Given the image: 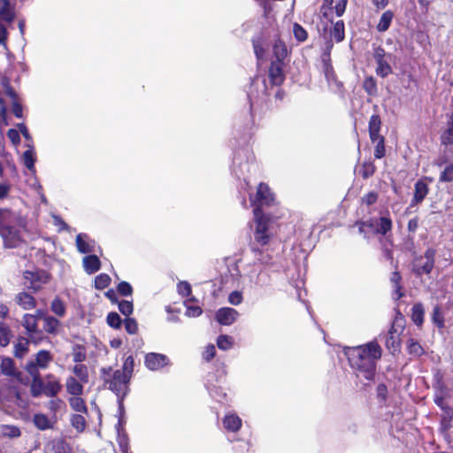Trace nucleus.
<instances>
[{
  "label": "nucleus",
  "mask_w": 453,
  "mask_h": 453,
  "mask_svg": "<svg viewBox=\"0 0 453 453\" xmlns=\"http://www.w3.org/2000/svg\"><path fill=\"white\" fill-rule=\"evenodd\" d=\"M382 352V348L376 340L357 346L345 347L343 349L356 377L367 381L374 380L377 362L381 358Z\"/></svg>",
  "instance_id": "1"
},
{
  "label": "nucleus",
  "mask_w": 453,
  "mask_h": 453,
  "mask_svg": "<svg viewBox=\"0 0 453 453\" xmlns=\"http://www.w3.org/2000/svg\"><path fill=\"white\" fill-rule=\"evenodd\" d=\"M32 370L30 390L33 396H39L42 395L45 396H57L62 389L60 380L51 373L42 376L39 370L35 367H33Z\"/></svg>",
  "instance_id": "2"
},
{
  "label": "nucleus",
  "mask_w": 453,
  "mask_h": 453,
  "mask_svg": "<svg viewBox=\"0 0 453 453\" xmlns=\"http://www.w3.org/2000/svg\"><path fill=\"white\" fill-rule=\"evenodd\" d=\"M104 374V385L111 390L117 396H126L128 390L129 375L120 370H116L111 373V368L108 370L102 369Z\"/></svg>",
  "instance_id": "3"
},
{
  "label": "nucleus",
  "mask_w": 453,
  "mask_h": 453,
  "mask_svg": "<svg viewBox=\"0 0 453 453\" xmlns=\"http://www.w3.org/2000/svg\"><path fill=\"white\" fill-rule=\"evenodd\" d=\"M253 213L256 223L254 240L257 244L265 246L269 244L273 236V234L270 230L272 219L268 214L264 213L263 210L258 208L254 209Z\"/></svg>",
  "instance_id": "4"
},
{
  "label": "nucleus",
  "mask_w": 453,
  "mask_h": 453,
  "mask_svg": "<svg viewBox=\"0 0 453 453\" xmlns=\"http://www.w3.org/2000/svg\"><path fill=\"white\" fill-rule=\"evenodd\" d=\"M16 221H18V218L12 215L11 222L7 219L4 224H0V235L5 248H17L23 242L20 229L14 225Z\"/></svg>",
  "instance_id": "5"
},
{
  "label": "nucleus",
  "mask_w": 453,
  "mask_h": 453,
  "mask_svg": "<svg viewBox=\"0 0 453 453\" xmlns=\"http://www.w3.org/2000/svg\"><path fill=\"white\" fill-rule=\"evenodd\" d=\"M435 254V250L428 248L426 250L424 256L416 257L412 263L413 273L418 277L429 274L434 266Z\"/></svg>",
  "instance_id": "6"
},
{
  "label": "nucleus",
  "mask_w": 453,
  "mask_h": 453,
  "mask_svg": "<svg viewBox=\"0 0 453 453\" xmlns=\"http://www.w3.org/2000/svg\"><path fill=\"white\" fill-rule=\"evenodd\" d=\"M23 277L26 288L34 293L41 290L42 285L48 283L50 279V273L44 270H27L23 273Z\"/></svg>",
  "instance_id": "7"
},
{
  "label": "nucleus",
  "mask_w": 453,
  "mask_h": 453,
  "mask_svg": "<svg viewBox=\"0 0 453 453\" xmlns=\"http://www.w3.org/2000/svg\"><path fill=\"white\" fill-rule=\"evenodd\" d=\"M250 201L254 206V209L258 208L263 210V206H271L274 204L275 196L266 183L260 182L257 187L255 196H250Z\"/></svg>",
  "instance_id": "8"
},
{
  "label": "nucleus",
  "mask_w": 453,
  "mask_h": 453,
  "mask_svg": "<svg viewBox=\"0 0 453 453\" xmlns=\"http://www.w3.org/2000/svg\"><path fill=\"white\" fill-rule=\"evenodd\" d=\"M21 325L26 329L31 342L38 344L43 340V333L38 327L36 316L29 313L24 314Z\"/></svg>",
  "instance_id": "9"
},
{
  "label": "nucleus",
  "mask_w": 453,
  "mask_h": 453,
  "mask_svg": "<svg viewBox=\"0 0 453 453\" xmlns=\"http://www.w3.org/2000/svg\"><path fill=\"white\" fill-rule=\"evenodd\" d=\"M373 58L377 64L375 72L378 76L386 78L392 73V67L388 62L390 55H388L381 46H378L374 49Z\"/></svg>",
  "instance_id": "10"
},
{
  "label": "nucleus",
  "mask_w": 453,
  "mask_h": 453,
  "mask_svg": "<svg viewBox=\"0 0 453 453\" xmlns=\"http://www.w3.org/2000/svg\"><path fill=\"white\" fill-rule=\"evenodd\" d=\"M286 65L287 62L270 61L267 74L271 86L280 87L284 83L286 80L284 72Z\"/></svg>",
  "instance_id": "11"
},
{
  "label": "nucleus",
  "mask_w": 453,
  "mask_h": 453,
  "mask_svg": "<svg viewBox=\"0 0 453 453\" xmlns=\"http://www.w3.org/2000/svg\"><path fill=\"white\" fill-rule=\"evenodd\" d=\"M44 453H73V451L64 437H57L44 445Z\"/></svg>",
  "instance_id": "12"
},
{
  "label": "nucleus",
  "mask_w": 453,
  "mask_h": 453,
  "mask_svg": "<svg viewBox=\"0 0 453 453\" xmlns=\"http://www.w3.org/2000/svg\"><path fill=\"white\" fill-rule=\"evenodd\" d=\"M272 51L273 58L271 61L275 62H286L290 54L286 42L280 38V35L275 38L272 46Z\"/></svg>",
  "instance_id": "13"
},
{
  "label": "nucleus",
  "mask_w": 453,
  "mask_h": 453,
  "mask_svg": "<svg viewBox=\"0 0 453 453\" xmlns=\"http://www.w3.org/2000/svg\"><path fill=\"white\" fill-rule=\"evenodd\" d=\"M239 312L230 307H222L219 309L215 314L216 320L223 326L233 324L238 318Z\"/></svg>",
  "instance_id": "14"
},
{
  "label": "nucleus",
  "mask_w": 453,
  "mask_h": 453,
  "mask_svg": "<svg viewBox=\"0 0 453 453\" xmlns=\"http://www.w3.org/2000/svg\"><path fill=\"white\" fill-rule=\"evenodd\" d=\"M52 360V357L50 351L42 349L37 352L35 356V361H31L27 365V371L31 375V372H33L32 368L35 367L38 370V368H47L50 362Z\"/></svg>",
  "instance_id": "15"
},
{
  "label": "nucleus",
  "mask_w": 453,
  "mask_h": 453,
  "mask_svg": "<svg viewBox=\"0 0 453 453\" xmlns=\"http://www.w3.org/2000/svg\"><path fill=\"white\" fill-rule=\"evenodd\" d=\"M144 363L148 369L156 371L163 368L168 364V357L163 354L151 352L145 356Z\"/></svg>",
  "instance_id": "16"
},
{
  "label": "nucleus",
  "mask_w": 453,
  "mask_h": 453,
  "mask_svg": "<svg viewBox=\"0 0 453 453\" xmlns=\"http://www.w3.org/2000/svg\"><path fill=\"white\" fill-rule=\"evenodd\" d=\"M429 191L427 184L423 180H418L414 185V194L410 206H416L423 202Z\"/></svg>",
  "instance_id": "17"
},
{
  "label": "nucleus",
  "mask_w": 453,
  "mask_h": 453,
  "mask_svg": "<svg viewBox=\"0 0 453 453\" xmlns=\"http://www.w3.org/2000/svg\"><path fill=\"white\" fill-rule=\"evenodd\" d=\"M56 422L55 415L50 418L45 414L36 413L33 417L34 426L40 431L52 429Z\"/></svg>",
  "instance_id": "18"
},
{
  "label": "nucleus",
  "mask_w": 453,
  "mask_h": 453,
  "mask_svg": "<svg viewBox=\"0 0 453 453\" xmlns=\"http://www.w3.org/2000/svg\"><path fill=\"white\" fill-rule=\"evenodd\" d=\"M332 47L333 44L330 43V45L327 46V50L322 54L323 72L327 81H331L336 79V73L334 70L331 61L330 50Z\"/></svg>",
  "instance_id": "19"
},
{
  "label": "nucleus",
  "mask_w": 453,
  "mask_h": 453,
  "mask_svg": "<svg viewBox=\"0 0 453 453\" xmlns=\"http://www.w3.org/2000/svg\"><path fill=\"white\" fill-rule=\"evenodd\" d=\"M393 228V221L388 212L387 216H381L376 219V227L373 234L386 236Z\"/></svg>",
  "instance_id": "20"
},
{
  "label": "nucleus",
  "mask_w": 453,
  "mask_h": 453,
  "mask_svg": "<svg viewBox=\"0 0 453 453\" xmlns=\"http://www.w3.org/2000/svg\"><path fill=\"white\" fill-rule=\"evenodd\" d=\"M11 402L14 406H16L19 410L17 411L19 417L27 420L30 418L31 411L29 410V400L28 398H6Z\"/></svg>",
  "instance_id": "21"
},
{
  "label": "nucleus",
  "mask_w": 453,
  "mask_h": 453,
  "mask_svg": "<svg viewBox=\"0 0 453 453\" xmlns=\"http://www.w3.org/2000/svg\"><path fill=\"white\" fill-rule=\"evenodd\" d=\"M15 302L23 310H32L35 308L37 304L35 298L25 291L19 292L16 295Z\"/></svg>",
  "instance_id": "22"
},
{
  "label": "nucleus",
  "mask_w": 453,
  "mask_h": 453,
  "mask_svg": "<svg viewBox=\"0 0 453 453\" xmlns=\"http://www.w3.org/2000/svg\"><path fill=\"white\" fill-rule=\"evenodd\" d=\"M381 127V119L379 114H373L371 116L369 120V135L370 139L372 142H376V141L381 136L380 134Z\"/></svg>",
  "instance_id": "23"
},
{
  "label": "nucleus",
  "mask_w": 453,
  "mask_h": 453,
  "mask_svg": "<svg viewBox=\"0 0 453 453\" xmlns=\"http://www.w3.org/2000/svg\"><path fill=\"white\" fill-rule=\"evenodd\" d=\"M242 425V419L236 414L226 415L223 418V426L228 432L237 433L241 429Z\"/></svg>",
  "instance_id": "24"
},
{
  "label": "nucleus",
  "mask_w": 453,
  "mask_h": 453,
  "mask_svg": "<svg viewBox=\"0 0 453 453\" xmlns=\"http://www.w3.org/2000/svg\"><path fill=\"white\" fill-rule=\"evenodd\" d=\"M83 384L76 378L69 376L65 380L66 392L72 396H80L83 393Z\"/></svg>",
  "instance_id": "25"
},
{
  "label": "nucleus",
  "mask_w": 453,
  "mask_h": 453,
  "mask_svg": "<svg viewBox=\"0 0 453 453\" xmlns=\"http://www.w3.org/2000/svg\"><path fill=\"white\" fill-rule=\"evenodd\" d=\"M254 54L258 61L265 57V38L263 35H254L251 39Z\"/></svg>",
  "instance_id": "26"
},
{
  "label": "nucleus",
  "mask_w": 453,
  "mask_h": 453,
  "mask_svg": "<svg viewBox=\"0 0 453 453\" xmlns=\"http://www.w3.org/2000/svg\"><path fill=\"white\" fill-rule=\"evenodd\" d=\"M441 145L449 146L453 144V112L448 117L447 127L440 136Z\"/></svg>",
  "instance_id": "27"
},
{
  "label": "nucleus",
  "mask_w": 453,
  "mask_h": 453,
  "mask_svg": "<svg viewBox=\"0 0 453 453\" xmlns=\"http://www.w3.org/2000/svg\"><path fill=\"white\" fill-rule=\"evenodd\" d=\"M83 266L85 271L89 273H95L101 268V261L96 255H88L83 258Z\"/></svg>",
  "instance_id": "28"
},
{
  "label": "nucleus",
  "mask_w": 453,
  "mask_h": 453,
  "mask_svg": "<svg viewBox=\"0 0 453 453\" xmlns=\"http://www.w3.org/2000/svg\"><path fill=\"white\" fill-rule=\"evenodd\" d=\"M60 327L61 323L57 318L50 315L44 318L42 328L46 333L56 335Z\"/></svg>",
  "instance_id": "29"
},
{
  "label": "nucleus",
  "mask_w": 453,
  "mask_h": 453,
  "mask_svg": "<svg viewBox=\"0 0 453 453\" xmlns=\"http://www.w3.org/2000/svg\"><path fill=\"white\" fill-rule=\"evenodd\" d=\"M405 325L403 315L398 311L388 330V335H398L402 334Z\"/></svg>",
  "instance_id": "30"
},
{
  "label": "nucleus",
  "mask_w": 453,
  "mask_h": 453,
  "mask_svg": "<svg viewBox=\"0 0 453 453\" xmlns=\"http://www.w3.org/2000/svg\"><path fill=\"white\" fill-rule=\"evenodd\" d=\"M425 310L421 303H415L411 308V321L418 327L422 326L424 323Z\"/></svg>",
  "instance_id": "31"
},
{
  "label": "nucleus",
  "mask_w": 453,
  "mask_h": 453,
  "mask_svg": "<svg viewBox=\"0 0 453 453\" xmlns=\"http://www.w3.org/2000/svg\"><path fill=\"white\" fill-rule=\"evenodd\" d=\"M395 17L394 12L391 10L385 11L377 24V30L380 33L386 32L391 26L393 19Z\"/></svg>",
  "instance_id": "32"
},
{
  "label": "nucleus",
  "mask_w": 453,
  "mask_h": 453,
  "mask_svg": "<svg viewBox=\"0 0 453 453\" xmlns=\"http://www.w3.org/2000/svg\"><path fill=\"white\" fill-rule=\"evenodd\" d=\"M76 246L79 252L82 254H87L93 251V246L88 243V236L86 234H77Z\"/></svg>",
  "instance_id": "33"
},
{
  "label": "nucleus",
  "mask_w": 453,
  "mask_h": 453,
  "mask_svg": "<svg viewBox=\"0 0 453 453\" xmlns=\"http://www.w3.org/2000/svg\"><path fill=\"white\" fill-rule=\"evenodd\" d=\"M30 338L19 336L14 345V355L17 357H22L27 351L30 342Z\"/></svg>",
  "instance_id": "34"
},
{
  "label": "nucleus",
  "mask_w": 453,
  "mask_h": 453,
  "mask_svg": "<svg viewBox=\"0 0 453 453\" xmlns=\"http://www.w3.org/2000/svg\"><path fill=\"white\" fill-rule=\"evenodd\" d=\"M362 88L365 93L370 96H376L378 95L377 81L373 76H367L364 79Z\"/></svg>",
  "instance_id": "35"
},
{
  "label": "nucleus",
  "mask_w": 453,
  "mask_h": 453,
  "mask_svg": "<svg viewBox=\"0 0 453 453\" xmlns=\"http://www.w3.org/2000/svg\"><path fill=\"white\" fill-rule=\"evenodd\" d=\"M0 19L6 22H12L14 19V12L11 9L9 0H0Z\"/></svg>",
  "instance_id": "36"
},
{
  "label": "nucleus",
  "mask_w": 453,
  "mask_h": 453,
  "mask_svg": "<svg viewBox=\"0 0 453 453\" xmlns=\"http://www.w3.org/2000/svg\"><path fill=\"white\" fill-rule=\"evenodd\" d=\"M331 35L336 42H341L345 38V25L343 20H337L331 30Z\"/></svg>",
  "instance_id": "37"
},
{
  "label": "nucleus",
  "mask_w": 453,
  "mask_h": 453,
  "mask_svg": "<svg viewBox=\"0 0 453 453\" xmlns=\"http://www.w3.org/2000/svg\"><path fill=\"white\" fill-rule=\"evenodd\" d=\"M50 311L59 318L65 317L66 313V307L62 299L56 296L50 303Z\"/></svg>",
  "instance_id": "38"
},
{
  "label": "nucleus",
  "mask_w": 453,
  "mask_h": 453,
  "mask_svg": "<svg viewBox=\"0 0 453 453\" xmlns=\"http://www.w3.org/2000/svg\"><path fill=\"white\" fill-rule=\"evenodd\" d=\"M3 437L13 439L21 435V431L18 426L14 425H2L0 428Z\"/></svg>",
  "instance_id": "39"
},
{
  "label": "nucleus",
  "mask_w": 453,
  "mask_h": 453,
  "mask_svg": "<svg viewBox=\"0 0 453 453\" xmlns=\"http://www.w3.org/2000/svg\"><path fill=\"white\" fill-rule=\"evenodd\" d=\"M406 348L408 354L414 357H419L425 352L421 344L414 339L408 340Z\"/></svg>",
  "instance_id": "40"
},
{
  "label": "nucleus",
  "mask_w": 453,
  "mask_h": 453,
  "mask_svg": "<svg viewBox=\"0 0 453 453\" xmlns=\"http://www.w3.org/2000/svg\"><path fill=\"white\" fill-rule=\"evenodd\" d=\"M385 346L392 354L399 352L401 348L400 337L398 335H387Z\"/></svg>",
  "instance_id": "41"
},
{
  "label": "nucleus",
  "mask_w": 453,
  "mask_h": 453,
  "mask_svg": "<svg viewBox=\"0 0 453 453\" xmlns=\"http://www.w3.org/2000/svg\"><path fill=\"white\" fill-rule=\"evenodd\" d=\"M448 398H434L435 403L444 411L443 419L449 421L453 418V408L447 403Z\"/></svg>",
  "instance_id": "42"
},
{
  "label": "nucleus",
  "mask_w": 453,
  "mask_h": 453,
  "mask_svg": "<svg viewBox=\"0 0 453 453\" xmlns=\"http://www.w3.org/2000/svg\"><path fill=\"white\" fill-rule=\"evenodd\" d=\"M72 426L78 432L82 433L85 431L87 422L85 417L81 414H73L70 418Z\"/></svg>",
  "instance_id": "43"
},
{
  "label": "nucleus",
  "mask_w": 453,
  "mask_h": 453,
  "mask_svg": "<svg viewBox=\"0 0 453 453\" xmlns=\"http://www.w3.org/2000/svg\"><path fill=\"white\" fill-rule=\"evenodd\" d=\"M73 372L77 377L78 380H81L83 383L88 382V367L83 364L75 365L73 368Z\"/></svg>",
  "instance_id": "44"
},
{
  "label": "nucleus",
  "mask_w": 453,
  "mask_h": 453,
  "mask_svg": "<svg viewBox=\"0 0 453 453\" xmlns=\"http://www.w3.org/2000/svg\"><path fill=\"white\" fill-rule=\"evenodd\" d=\"M293 35L298 42H303L308 39L307 30L297 22L293 24Z\"/></svg>",
  "instance_id": "45"
},
{
  "label": "nucleus",
  "mask_w": 453,
  "mask_h": 453,
  "mask_svg": "<svg viewBox=\"0 0 453 453\" xmlns=\"http://www.w3.org/2000/svg\"><path fill=\"white\" fill-rule=\"evenodd\" d=\"M376 169L377 167L372 161H365L361 165L360 174L363 179L366 180L375 173Z\"/></svg>",
  "instance_id": "46"
},
{
  "label": "nucleus",
  "mask_w": 453,
  "mask_h": 453,
  "mask_svg": "<svg viewBox=\"0 0 453 453\" xmlns=\"http://www.w3.org/2000/svg\"><path fill=\"white\" fill-rule=\"evenodd\" d=\"M11 337H12V331H11L10 327L6 324L1 322L0 323V345L2 347L7 346L10 343Z\"/></svg>",
  "instance_id": "47"
},
{
  "label": "nucleus",
  "mask_w": 453,
  "mask_h": 453,
  "mask_svg": "<svg viewBox=\"0 0 453 453\" xmlns=\"http://www.w3.org/2000/svg\"><path fill=\"white\" fill-rule=\"evenodd\" d=\"M111 277L107 273H100L95 278V288L98 290H103L111 284Z\"/></svg>",
  "instance_id": "48"
},
{
  "label": "nucleus",
  "mask_w": 453,
  "mask_h": 453,
  "mask_svg": "<svg viewBox=\"0 0 453 453\" xmlns=\"http://www.w3.org/2000/svg\"><path fill=\"white\" fill-rule=\"evenodd\" d=\"M440 182H452L453 181V162H449L446 165L443 171H441L440 177Z\"/></svg>",
  "instance_id": "49"
},
{
  "label": "nucleus",
  "mask_w": 453,
  "mask_h": 453,
  "mask_svg": "<svg viewBox=\"0 0 453 453\" xmlns=\"http://www.w3.org/2000/svg\"><path fill=\"white\" fill-rule=\"evenodd\" d=\"M432 320L438 328L441 329L444 327V316L439 305L434 306L433 309Z\"/></svg>",
  "instance_id": "50"
},
{
  "label": "nucleus",
  "mask_w": 453,
  "mask_h": 453,
  "mask_svg": "<svg viewBox=\"0 0 453 453\" xmlns=\"http://www.w3.org/2000/svg\"><path fill=\"white\" fill-rule=\"evenodd\" d=\"M71 407L78 412L88 414V408L86 406L84 398H69Z\"/></svg>",
  "instance_id": "51"
},
{
  "label": "nucleus",
  "mask_w": 453,
  "mask_h": 453,
  "mask_svg": "<svg viewBox=\"0 0 453 453\" xmlns=\"http://www.w3.org/2000/svg\"><path fill=\"white\" fill-rule=\"evenodd\" d=\"M1 371L4 375H13L15 371L13 360L12 358H4L1 362Z\"/></svg>",
  "instance_id": "52"
},
{
  "label": "nucleus",
  "mask_w": 453,
  "mask_h": 453,
  "mask_svg": "<svg viewBox=\"0 0 453 453\" xmlns=\"http://www.w3.org/2000/svg\"><path fill=\"white\" fill-rule=\"evenodd\" d=\"M106 321H107V324L114 329L120 328L122 322H123L120 316L117 312H114V311L108 313Z\"/></svg>",
  "instance_id": "53"
},
{
  "label": "nucleus",
  "mask_w": 453,
  "mask_h": 453,
  "mask_svg": "<svg viewBox=\"0 0 453 453\" xmlns=\"http://www.w3.org/2000/svg\"><path fill=\"white\" fill-rule=\"evenodd\" d=\"M233 339L231 336L221 334L217 339V345L219 349L227 350L233 347Z\"/></svg>",
  "instance_id": "54"
},
{
  "label": "nucleus",
  "mask_w": 453,
  "mask_h": 453,
  "mask_svg": "<svg viewBox=\"0 0 453 453\" xmlns=\"http://www.w3.org/2000/svg\"><path fill=\"white\" fill-rule=\"evenodd\" d=\"M118 306L119 311L126 317H128L133 313L134 311V305L133 302L122 300L120 302H118Z\"/></svg>",
  "instance_id": "55"
},
{
  "label": "nucleus",
  "mask_w": 453,
  "mask_h": 453,
  "mask_svg": "<svg viewBox=\"0 0 453 453\" xmlns=\"http://www.w3.org/2000/svg\"><path fill=\"white\" fill-rule=\"evenodd\" d=\"M177 292L182 297H188L192 293L191 285L185 280L180 281L177 284Z\"/></svg>",
  "instance_id": "56"
},
{
  "label": "nucleus",
  "mask_w": 453,
  "mask_h": 453,
  "mask_svg": "<svg viewBox=\"0 0 453 453\" xmlns=\"http://www.w3.org/2000/svg\"><path fill=\"white\" fill-rule=\"evenodd\" d=\"M377 144L374 149V157L377 159L382 158L385 156V138L384 136H380V138L376 141Z\"/></svg>",
  "instance_id": "57"
},
{
  "label": "nucleus",
  "mask_w": 453,
  "mask_h": 453,
  "mask_svg": "<svg viewBox=\"0 0 453 453\" xmlns=\"http://www.w3.org/2000/svg\"><path fill=\"white\" fill-rule=\"evenodd\" d=\"M117 291L120 296H128L133 295V288L127 281H120L117 286Z\"/></svg>",
  "instance_id": "58"
},
{
  "label": "nucleus",
  "mask_w": 453,
  "mask_h": 453,
  "mask_svg": "<svg viewBox=\"0 0 453 453\" xmlns=\"http://www.w3.org/2000/svg\"><path fill=\"white\" fill-rule=\"evenodd\" d=\"M23 161L26 167L29 170H35V158L32 150H28L23 153Z\"/></svg>",
  "instance_id": "59"
},
{
  "label": "nucleus",
  "mask_w": 453,
  "mask_h": 453,
  "mask_svg": "<svg viewBox=\"0 0 453 453\" xmlns=\"http://www.w3.org/2000/svg\"><path fill=\"white\" fill-rule=\"evenodd\" d=\"M124 326H125V329L126 331L129 334H134L137 333L138 331V325H137V322L133 318H127L125 319L124 320Z\"/></svg>",
  "instance_id": "60"
},
{
  "label": "nucleus",
  "mask_w": 453,
  "mask_h": 453,
  "mask_svg": "<svg viewBox=\"0 0 453 453\" xmlns=\"http://www.w3.org/2000/svg\"><path fill=\"white\" fill-rule=\"evenodd\" d=\"M378 200V193L375 191H370L362 197V202L367 206L374 204Z\"/></svg>",
  "instance_id": "61"
},
{
  "label": "nucleus",
  "mask_w": 453,
  "mask_h": 453,
  "mask_svg": "<svg viewBox=\"0 0 453 453\" xmlns=\"http://www.w3.org/2000/svg\"><path fill=\"white\" fill-rule=\"evenodd\" d=\"M216 355V349H215V346L213 344H209L204 351L203 352V358L206 361V362H210L211 360H212L214 358Z\"/></svg>",
  "instance_id": "62"
},
{
  "label": "nucleus",
  "mask_w": 453,
  "mask_h": 453,
  "mask_svg": "<svg viewBox=\"0 0 453 453\" xmlns=\"http://www.w3.org/2000/svg\"><path fill=\"white\" fill-rule=\"evenodd\" d=\"M134 370V358L132 356H129L126 358L123 364V369L120 370L121 372H125L129 375V378L131 377V373Z\"/></svg>",
  "instance_id": "63"
},
{
  "label": "nucleus",
  "mask_w": 453,
  "mask_h": 453,
  "mask_svg": "<svg viewBox=\"0 0 453 453\" xmlns=\"http://www.w3.org/2000/svg\"><path fill=\"white\" fill-rule=\"evenodd\" d=\"M242 295L239 291H233L228 296V302L233 305H238L242 302Z\"/></svg>",
  "instance_id": "64"
}]
</instances>
